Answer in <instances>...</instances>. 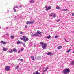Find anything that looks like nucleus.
<instances>
[{
  "mask_svg": "<svg viewBox=\"0 0 74 74\" xmlns=\"http://www.w3.org/2000/svg\"><path fill=\"white\" fill-rule=\"evenodd\" d=\"M25 39H24L23 40V41L24 42H26V41H29V38H25Z\"/></svg>",
  "mask_w": 74,
  "mask_h": 74,
  "instance_id": "1a4fd4ad",
  "label": "nucleus"
},
{
  "mask_svg": "<svg viewBox=\"0 0 74 74\" xmlns=\"http://www.w3.org/2000/svg\"><path fill=\"white\" fill-rule=\"evenodd\" d=\"M18 60H20V61H21V59H18Z\"/></svg>",
  "mask_w": 74,
  "mask_h": 74,
  "instance_id": "79ce46f5",
  "label": "nucleus"
},
{
  "mask_svg": "<svg viewBox=\"0 0 74 74\" xmlns=\"http://www.w3.org/2000/svg\"><path fill=\"white\" fill-rule=\"evenodd\" d=\"M17 71H19V70L18 69L17 70Z\"/></svg>",
  "mask_w": 74,
  "mask_h": 74,
  "instance_id": "a18cd8bd",
  "label": "nucleus"
},
{
  "mask_svg": "<svg viewBox=\"0 0 74 74\" xmlns=\"http://www.w3.org/2000/svg\"><path fill=\"white\" fill-rule=\"evenodd\" d=\"M21 43H22V42H20V41H18L17 42V44H20Z\"/></svg>",
  "mask_w": 74,
  "mask_h": 74,
  "instance_id": "a211bd4d",
  "label": "nucleus"
},
{
  "mask_svg": "<svg viewBox=\"0 0 74 74\" xmlns=\"http://www.w3.org/2000/svg\"><path fill=\"white\" fill-rule=\"evenodd\" d=\"M39 44H40V45H42V47L43 45H44V44H45V43L42 42H40Z\"/></svg>",
  "mask_w": 74,
  "mask_h": 74,
  "instance_id": "f8f14e48",
  "label": "nucleus"
},
{
  "mask_svg": "<svg viewBox=\"0 0 74 74\" xmlns=\"http://www.w3.org/2000/svg\"><path fill=\"white\" fill-rule=\"evenodd\" d=\"M32 44H31V46H32Z\"/></svg>",
  "mask_w": 74,
  "mask_h": 74,
  "instance_id": "de8ad7c7",
  "label": "nucleus"
},
{
  "mask_svg": "<svg viewBox=\"0 0 74 74\" xmlns=\"http://www.w3.org/2000/svg\"><path fill=\"white\" fill-rule=\"evenodd\" d=\"M0 74H2V73H0Z\"/></svg>",
  "mask_w": 74,
  "mask_h": 74,
  "instance_id": "3c124183",
  "label": "nucleus"
},
{
  "mask_svg": "<svg viewBox=\"0 0 74 74\" xmlns=\"http://www.w3.org/2000/svg\"><path fill=\"white\" fill-rule=\"evenodd\" d=\"M25 38H26V36H23V38H20V39H21V40H24Z\"/></svg>",
  "mask_w": 74,
  "mask_h": 74,
  "instance_id": "6e6552de",
  "label": "nucleus"
},
{
  "mask_svg": "<svg viewBox=\"0 0 74 74\" xmlns=\"http://www.w3.org/2000/svg\"><path fill=\"white\" fill-rule=\"evenodd\" d=\"M70 51H71V49H69V50H68L67 51V52L68 53H69V52H70Z\"/></svg>",
  "mask_w": 74,
  "mask_h": 74,
  "instance_id": "bb28decb",
  "label": "nucleus"
},
{
  "mask_svg": "<svg viewBox=\"0 0 74 74\" xmlns=\"http://www.w3.org/2000/svg\"><path fill=\"white\" fill-rule=\"evenodd\" d=\"M65 41H66V42H69V41H68L66 40V39H65Z\"/></svg>",
  "mask_w": 74,
  "mask_h": 74,
  "instance_id": "e433bc0d",
  "label": "nucleus"
},
{
  "mask_svg": "<svg viewBox=\"0 0 74 74\" xmlns=\"http://www.w3.org/2000/svg\"><path fill=\"white\" fill-rule=\"evenodd\" d=\"M1 27H0V29H1Z\"/></svg>",
  "mask_w": 74,
  "mask_h": 74,
  "instance_id": "09e8293b",
  "label": "nucleus"
},
{
  "mask_svg": "<svg viewBox=\"0 0 74 74\" xmlns=\"http://www.w3.org/2000/svg\"><path fill=\"white\" fill-rule=\"evenodd\" d=\"M14 8H18V6H16L14 7Z\"/></svg>",
  "mask_w": 74,
  "mask_h": 74,
  "instance_id": "7c9ffc66",
  "label": "nucleus"
},
{
  "mask_svg": "<svg viewBox=\"0 0 74 74\" xmlns=\"http://www.w3.org/2000/svg\"><path fill=\"white\" fill-rule=\"evenodd\" d=\"M34 0H30V3L31 4H32V3H34Z\"/></svg>",
  "mask_w": 74,
  "mask_h": 74,
  "instance_id": "4468645a",
  "label": "nucleus"
},
{
  "mask_svg": "<svg viewBox=\"0 0 74 74\" xmlns=\"http://www.w3.org/2000/svg\"><path fill=\"white\" fill-rule=\"evenodd\" d=\"M47 6H45V8H47Z\"/></svg>",
  "mask_w": 74,
  "mask_h": 74,
  "instance_id": "ea45409f",
  "label": "nucleus"
},
{
  "mask_svg": "<svg viewBox=\"0 0 74 74\" xmlns=\"http://www.w3.org/2000/svg\"><path fill=\"white\" fill-rule=\"evenodd\" d=\"M47 45L45 43L44 45L42 46L43 49H46L47 48Z\"/></svg>",
  "mask_w": 74,
  "mask_h": 74,
  "instance_id": "20e7f679",
  "label": "nucleus"
},
{
  "mask_svg": "<svg viewBox=\"0 0 74 74\" xmlns=\"http://www.w3.org/2000/svg\"><path fill=\"white\" fill-rule=\"evenodd\" d=\"M9 52L10 53H12V52H13V51H12V49H10L9 50Z\"/></svg>",
  "mask_w": 74,
  "mask_h": 74,
  "instance_id": "f3484780",
  "label": "nucleus"
},
{
  "mask_svg": "<svg viewBox=\"0 0 74 74\" xmlns=\"http://www.w3.org/2000/svg\"><path fill=\"white\" fill-rule=\"evenodd\" d=\"M5 70L6 71H8L10 70V67L9 66H7L5 68Z\"/></svg>",
  "mask_w": 74,
  "mask_h": 74,
  "instance_id": "7ed1b4c3",
  "label": "nucleus"
},
{
  "mask_svg": "<svg viewBox=\"0 0 74 74\" xmlns=\"http://www.w3.org/2000/svg\"><path fill=\"white\" fill-rule=\"evenodd\" d=\"M6 35H7V36H9V34H8V33H7L6 34Z\"/></svg>",
  "mask_w": 74,
  "mask_h": 74,
  "instance_id": "58836bf2",
  "label": "nucleus"
},
{
  "mask_svg": "<svg viewBox=\"0 0 74 74\" xmlns=\"http://www.w3.org/2000/svg\"><path fill=\"white\" fill-rule=\"evenodd\" d=\"M71 64L72 66H73L74 65V61L72 60L71 61Z\"/></svg>",
  "mask_w": 74,
  "mask_h": 74,
  "instance_id": "2eb2a0df",
  "label": "nucleus"
},
{
  "mask_svg": "<svg viewBox=\"0 0 74 74\" xmlns=\"http://www.w3.org/2000/svg\"><path fill=\"white\" fill-rule=\"evenodd\" d=\"M6 29H8V27H7Z\"/></svg>",
  "mask_w": 74,
  "mask_h": 74,
  "instance_id": "49530a36",
  "label": "nucleus"
},
{
  "mask_svg": "<svg viewBox=\"0 0 74 74\" xmlns=\"http://www.w3.org/2000/svg\"><path fill=\"white\" fill-rule=\"evenodd\" d=\"M23 49H21V51H23Z\"/></svg>",
  "mask_w": 74,
  "mask_h": 74,
  "instance_id": "37998d69",
  "label": "nucleus"
},
{
  "mask_svg": "<svg viewBox=\"0 0 74 74\" xmlns=\"http://www.w3.org/2000/svg\"><path fill=\"white\" fill-rule=\"evenodd\" d=\"M52 8L50 6H48V8H47L45 10L46 11H48V10H51Z\"/></svg>",
  "mask_w": 74,
  "mask_h": 74,
  "instance_id": "423d86ee",
  "label": "nucleus"
},
{
  "mask_svg": "<svg viewBox=\"0 0 74 74\" xmlns=\"http://www.w3.org/2000/svg\"><path fill=\"white\" fill-rule=\"evenodd\" d=\"M19 66H17L15 68V70H16V69H18V68H19Z\"/></svg>",
  "mask_w": 74,
  "mask_h": 74,
  "instance_id": "5701e85b",
  "label": "nucleus"
},
{
  "mask_svg": "<svg viewBox=\"0 0 74 74\" xmlns=\"http://www.w3.org/2000/svg\"><path fill=\"white\" fill-rule=\"evenodd\" d=\"M14 12H16V9L15 8H13Z\"/></svg>",
  "mask_w": 74,
  "mask_h": 74,
  "instance_id": "cd10ccee",
  "label": "nucleus"
},
{
  "mask_svg": "<svg viewBox=\"0 0 74 74\" xmlns=\"http://www.w3.org/2000/svg\"><path fill=\"white\" fill-rule=\"evenodd\" d=\"M21 62H23V59H21Z\"/></svg>",
  "mask_w": 74,
  "mask_h": 74,
  "instance_id": "4c0bfd02",
  "label": "nucleus"
},
{
  "mask_svg": "<svg viewBox=\"0 0 74 74\" xmlns=\"http://www.w3.org/2000/svg\"><path fill=\"white\" fill-rule=\"evenodd\" d=\"M0 43H2L3 44H7V42H4L3 41H1L0 42Z\"/></svg>",
  "mask_w": 74,
  "mask_h": 74,
  "instance_id": "9d476101",
  "label": "nucleus"
},
{
  "mask_svg": "<svg viewBox=\"0 0 74 74\" xmlns=\"http://www.w3.org/2000/svg\"><path fill=\"white\" fill-rule=\"evenodd\" d=\"M60 19L58 20H57V22H59V21H60Z\"/></svg>",
  "mask_w": 74,
  "mask_h": 74,
  "instance_id": "2f4dec72",
  "label": "nucleus"
},
{
  "mask_svg": "<svg viewBox=\"0 0 74 74\" xmlns=\"http://www.w3.org/2000/svg\"><path fill=\"white\" fill-rule=\"evenodd\" d=\"M20 8H21V7H22V5H20Z\"/></svg>",
  "mask_w": 74,
  "mask_h": 74,
  "instance_id": "a19ab883",
  "label": "nucleus"
},
{
  "mask_svg": "<svg viewBox=\"0 0 74 74\" xmlns=\"http://www.w3.org/2000/svg\"><path fill=\"white\" fill-rule=\"evenodd\" d=\"M15 37V36H10V38H14Z\"/></svg>",
  "mask_w": 74,
  "mask_h": 74,
  "instance_id": "b1692460",
  "label": "nucleus"
},
{
  "mask_svg": "<svg viewBox=\"0 0 74 74\" xmlns=\"http://www.w3.org/2000/svg\"><path fill=\"white\" fill-rule=\"evenodd\" d=\"M50 37L51 36L50 35H49V36H47V38H48V39H49Z\"/></svg>",
  "mask_w": 74,
  "mask_h": 74,
  "instance_id": "a878e982",
  "label": "nucleus"
},
{
  "mask_svg": "<svg viewBox=\"0 0 74 74\" xmlns=\"http://www.w3.org/2000/svg\"><path fill=\"white\" fill-rule=\"evenodd\" d=\"M53 14V18H56V15H55V13H53V14Z\"/></svg>",
  "mask_w": 74,
  "mask_h": 74,
  "instance_id": "4be33fe9",
  "label": "nucleus"
},
{
  "mask_svg": "<svg viewBox=\"0 0 74 74\" xmlns=\"http://www.w3.org/2000/svg\"><path fill=\"white\" fill-rule=\"evenodd\" d=\"M26 24H33V23H34V22L33 21L31 22L30 21H28L26 22Z\"/></svg>",
  "mask_w": 74,
  "mask_h": 74,
  "instance_id": "39448f33",
  "label": "nucleus"
},
{
  "mask_svg": "<svg viewBox=\"0 0 74 74\" xmlns=\"http://www.w3.org/2000/svg\"><path fill=\"white\" fill-rule=\"evenodd\" d=\"M70 69L67 68L63 70V73L64 74H67V73H70Z\"/></svg>",
  "mask_w": 74,
  "mask_h": 74,
  "instance_id": "f03ea898",
  "label": "nucleus"
},
{
  "mask_svg": "<svg viewBox=\"0 0 74 74\" xmlns=\"http://www.w3.org/2000/svg\"><path fill=\"white\" fill-rule=\"evenodd\" d=\"M13 51L14 52H17V50H16V49H13Z\"/></svg>",
  "mask_w": 74,
  "mask_h": 74,
  "instance_id": "6ab92c4d",
  "label": "nucleus"
},
{
  "mask_svg": "<svg viewBox=\"0 0 74 74\" xmlns=\"http://www.w3.org/2000/svg\"><path fill=\"white\" fill-rule=\"evenodd\" d=\"M53 14V13H51V14L49 15L50 16H51V17L52 16V15H53V14Z\"/></svg>",
  "mask_w": 74,
  "mask_h": 74,
  "instance_id": "c756f323",
  "label": "nucleus"
},
{
  "mask_svg": "<svg viewBox=\"0 0 74 74\" xmlns=\"http://www.w3.org/2000/svg\"><path fill=\"white\" fill-rule=\"evenodd\" d=\"M72 15L73 16H74V13H72Z\"/></svg>",
  "mask_w": 74,
  "mask_h": 74,
  "instance_id": "473e14b6",
  "label": "nucleus"
},
{
  "mask_svg": "<svg viewBox=\"0 0 74 74\" xmlns=\"http://www.w3.org/2000/svg\"><path fill=\"white\" fill-rule=\"evenodd\" d=\"M42 32H40L39 31H38L37 32V33L33 34V35H31L32 37H34V36H39L38 34H40V35H42V34L41 33Z\"/></svg>",
  "mask_w": 74,
  "mask_h": 74,
  "instance_id": "f257e3e1",
  "label": "nucleus"
},
{
  "mask_svg": "<svg viewBox=\"0 0 74 74\" xmlns=\"http://www.w3.org/2000/svg\"><path fill=\"white\" fill-rule=\"evenodd\" d=\"M23 46H24V47H26V45H25V44L23 43Z\"/></svg>",
  "mask_w": 74,
  "mask_h": 74,
  "instance_id": "c85d7f7f",
  "label": "nucleus"
},
{
  "mask_svg": "<svg viewBox=\"0 0 74 74\" xmlns=\"http://www.w3.org/2000/svg\"><path fill=\"white\" fill-rule=\"evenodd\" d=\"M20 34H23V32H21L20 33Z\"/></svg>",
  "mask_w": 74,
  "mask_h": 74,
  "instance_id": "c9c22d12",
  "label": "nucleus"
},
{
  "mask_svg": "<svg viewBox=\"0 0 74 74\" xmlns=\"http://www.w3.org/2000/svg\"><path fill=\"white\" fill-rule=\"evenodd\" d=\"M62 48V47L61 46H59L57 47V49H61Z\"/></svg>",
  "mask_w": 74,
  "mask_h": 74,
  "instance_id": "aec40b11",
  "label": "nucleus"
},
{
  "mask_svg": "<svg viewBox=\"0 0 74 74\" xmlns=\"http://www.w3.org/2000/svg\"><path fill=\"white\" fill-rule=\"evenodd\" d=\"M56 9H60V7L59 6H57L56 7Z\"/></svg>",
  "mask_w": 74,
  "mask_h": 74,
  "instance_id": "393cba45",
  "label": "nucleus"
},
{
  "mask_svg": "<svg viewBox=\"0 0 74 74\" xmlns=\"http://www.w3.org/2000/svg\"><path fill=\"white\" fill-rule=\"evenodd\" d=\"M62 11H68V9H63L62 10Z\"/></svg>",
  "mask_w": 74,
  "mask_h": 74,
  "instance_id": "412c9836",
  "label": "nucleus"
},
{
  "mask_svg": "<svg viewBox=\"0 0 74 74\" xmlns=\"http://www.w3.org/2000/svg\"><path fill=\"white\" fill-rule=\"evenodd\" d=\"M31 58L32 60H34V56H31Z\"/></svg>",
  "mask_w": 74,
  "mask_h": 74,
  "instance_id": "dca6fc26",
  "label": "nucleus"
},
{
  "mask_svg": "<svg viewBox=\"0 0 74 74\" xmlns=\"http://www.w3.org/2000/svg\"><path fill=\"white\" fill-rule=\"evenodd\" d=\"M27 26L26 25V26H25V29H26V28H27Z\"/></svg>",
  "mask_w": 74,
  "mask_h": 74,
  "instance_id": "f704fd0d",
  "label": "nucleus"
},
{
  "mask_svg": "<svg viewBox=\"0 0 74 74\" xmlns=\"http://www.w3.org/2000/svg\"><path fill=\"white\" fill-rule=\"evenodd\" d=\"M58 38V36H56L55 37V38Z\"/></svg>",
  "mask_w": 74,
  "mask_h": 74,
  "instance_id": "72a5a7b5",
  "label": "nucleus"
},
{
  "mask_svg": "<svg viewBox=\"0 0 74 74\" xmlns=\"http://www.w3.org/2000/svg\"><path fill=\"white\" fill-rule=\"evenodd\" d=\"M46 55H50L51 56H52V55H53V54L52 52H48L46 53Z\"/></svg>",
  "mask_w": 74,
  "mask_h": 74,
  "instance_id": "0eeeda50",
  "label": "nucleus"
},
{
  "mask_svg": "<svg viewBox=\"0 0 74 74\" xmlns=\"http://www.w3.org/2000/svg\"><path fill=\"white\" fill-rule=\"evenodd\" d=\"M20 52H21V51H18V53H20Z\"/></svg>",
  "mask_w": 74,
  "mask_h": 74,
  "instance_id": "c03bdc74",
  "label": "nucleus"
},
{
  "mask_svg": "<svg viewBox=\"0 0 74 74\" xmlns=\"http://www.w3.org/2000/svg\"><path fill=\"white\" fill-rule=\"evenodd\" d=\"M73 33H74V31H73Z\"/></svg>",
  "mask_w": 74,
  "mask_h": 74,
  "instance_id": "8fccbe9b",
  "label": "nucleus"
},
{
  "mask_svg": "<svg viewBox=\"0 0 74 74\" xmlns=\"http://www.w3.org/2000/svg\"><path fill=\"white\" fill-rule=\"evenodd\" d=\"M48 67H47L46 68V69L43 71V72L44 73H45V72H46V71H47V70H48Z\"/></svg>",
  "mask_w": 74,
  "mask_h": 74,
  "instance_id": "ddd939ff",
  "label": "nucleus"
},
{
  "mask_svg": "<svg viewBox=\"0 0 74 74\" xmlns=\"http://www.w3.org/2000/svg\"><path fill=\"white\" fill-rule=\"evenodd\" d=\"M2 48H3V51H5V52H6L7 51V49H6L5 47H2Z\"/></svg>",
  "mask_w": 74,
  "mask_h": 74,
  "instance_id": "9b49d317",
  "label": "nucleus"
}]
</instances>
